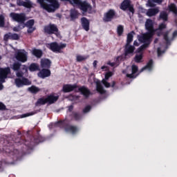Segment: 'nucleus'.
Listing matches in <instances>:
<instances>
[{
    "mask_svg": "<svg viewBox=\"0 0 177 177\" xmlns=\"http://www.w3.org/2000/svg\"><path fill=\"white\" fill-rule=\"evenodd\" d=\"M11 68L13 71H17L16 76L18 78L15 80V84L17 88L31 85V81L27 77H24V75L28 74V67L27 66L21 65L20 62H17L13 63Z\"/></svg>",
    "mask_w": 177,
    "mask_h": 177,
    "instance_id": "1",
    "label": "nucleus"
},
{
    "mask_svg": "<svg viewBox=\"0 0 177 177\" xmlns=\"http://www.w3.org/2000/svg\"><path fill=\"white\" fill-rule=\"evenodd\" d=\"M17 138L14 140V146H22V147H27L28 149H31L34 145H39V143H44L46 138L39 134V131H37V134L33 137H31L30 140H24L21 138V131L17 130Z\"/></svg>",
    "mask_w": 177,
    "mask_h": 177,
    "instance_id": "2",
    "label": "nucleus"
},
{
    "mask_svg": "<svg viewBox=\"0 0 177 177\" xmlns=\"http://www.w3.org/2000/svg\"><path fill=\"white\" fill-rule=\"evenodd\" d=\"M62 2H69L73 3L71 0H61ZM38 4L40 5V8L46 10L48 13H53L56 12L59 8H60V3L57 0H37Z\"/></svg>",
    "mask_w": 177,
    "mask_h": 177,
    "instance_id": "3",
    "label": "nucleus"
},
{
    "mask_svg": "<svg viewBox=\"0 0 177 177\" xmlns=\"http://www.w3.org/2000/svg\"><path fill=\"white\" fill-rule=\"evenodd\" d=\"M55 125L61 128V129H64L65 132L72 133V135H75L78 132V127L77 126L71 125L66 120H59L55 123Z\"/></svg>",
    "mask_w": 177,
    "mask_h": 177,
    "instance_id": "4",
    "label": "nucleus"
},
{
    "mask_svg": "<svg viewBox=\"0 0 177 177\" xmlns=\"http://www.w3.org/2000/svg\"><path fill=\"white\" fill-rule=\"evenodd\" d=\"M44 33L46 35H56V37H59L60 35V32H59V28L55 24H49L48 25H46L44 27Z\"/></svg>",
    "mask_w": 177,
    "mask_h": 177,
    "instance_id": "5",
    "label": "nucleus"
},
{
    "mask_svg": "<svg viewBox=\"0 0 177 177\" xmlns=\"http://www.w3.org/2000/svg\"><path fill=\"white\" fill-rule=\"evenodd\" d=\"M66 44L61 43L60 44H59L56 41L50 43L47 45V48H48L50 50H52V52H54L55 53H62V50L64 49V48H66Z\"/></svg>",
    "mask_w": 177,
    "mask_h": 177,
    "instance_id": "6",
    "label": "nucleus"
},
{
    "mask_svg": "<svg viewBox=\"0 0 177 177\" xmlns=\"http://www.w3.org/2000/svg\"><path fill=\"white\" fill-rule=\"evenodd\" d=\"M10 17H11L14 21H17V23H19L20 24H24L27 20L26 14L24 13L11 12Z\"/></svg>",
    "mask_w": 177,
    "mask_h": 177,
    "instance_id": "7",
    "label": "nucleus"
},
{
    "mask_svg": "<svg viewBox=\"0 0 177 177\" xmlns=\"http://www.w3.org/2000/svg\"><path fill=\"white\" fill-rule=\"evenodd\" d=\"M156 35L155 33H151L150 32H147L142 35L138 36V41L141 43L145 44H151V41H153V37Z\"/></svg>",
    "mask_w": 177,
    "mask_h": 177,
    "instance_id": "8",
    "label": "nucleus"
},
{
    "mask_svg": "<svg viewBox=\"0 0 177 177\" xmlns=\"http://www.w3.org/2000/svg\"><path fill=\"white\" fill-rule=\"evenodd\" d=\"M117 17H118L117 16L115 10L110 9L104 14L103 21H104V23H109L113 20V19H117Z\"/></svg>",
    "mask_w": 177,
    "mask_h": 177,
    "instance_id": "9",
    "label": "nucleus"
},
{
    "mask_svg": "<svg viewBox=\"0 0 177 177\" xmlns=\"http://www.w3.org/2000/svg\"><path fill=\"white\" fill-rule=\"evenodd\" d=\"M28 53L25 50H19L15 54V58L21 63H26L28 60Z\"/></svg>",
    "mask_w": 177,
    "mask_h": 177,
    "instance_id": "10",
    "label": "nucleus"
},
{
    "mask_svg": "<svg viewBox=\"0 0 177 177\" xmlns=\"http://www.w3.org/2000/svg\"><path fill=\"white\" fill-rule=\"evenodd\" d=\"M120 9L122 10H129L132 15L135 13V8H133V6L131 4L130 0H124L120 4Z\"/></svg>",
    "mask_w": 177,
    "mask_h": 177,
    "instance_id": "11",
    "label": "nucleus"
},
{
    "mask_svg": "<svg viewBox=\"0 0 177 177\" xmlns=\"http://www.w3.org/2000/svg\"><path fill=\"white\" fill-rule=\"evenodd\" d=\"M145 30L147 31V32L156 34L158 29L154 28V21L150 19H147L145 22Z\"/></svg>",
    "mask_w": 177,
    "mask_h": 177,
    "instance_id": "12",
    "label": "nucleus"
},
{
    "mask_svg": "<svg viewBox=\"0 0 177 177\" xmlns=\"http://www.w3.org/2000/svg\"><path fill=\"white\" fill-rule=\"evenodd\" d=\"M9 74H10V68H0V82H5Z\"/></svg>",
    "mask_w": 177,
    "mask_h": 177,
    "instance_id": "13",
    "label": "nucleus"
},
{
    "mask_svg": "<svg viewBox=\"0 0 177 177\" xmlns=\"http://www.w3.org/2000/svg\"><path fill=\"white\" fill-rule=\"evenodd\" d=\"M6 153H8L10 157L15 160H17L19 157H20V151L17 149L13 148V147H10L8 149H6Z\"/></svg>",
    "mask_w": 177,
    "mask_h": 177,
    "instance_id": "14",
    "label": "nucleus"
},
{
    "mask_svg": "<svg viewBox=\"0 0 177 177\" xmlns=\"http://www.w3.org/2000/svg\"><path fill=\"white\" fill-rule=\"evenodd\" d=\"M79 6H80L81 10L84 13H86L87 12L89 15L92 14V6H91L89 3L86 1H82Z\"/></svg>",
    "mask_w": 177,
    "mask_h": 177,
    "instance_id": "15",
    "label": "nucleus"
},
{
    "mask_svg": "<svg viewBox=\"0 0 177 177\" xmlns=\"http://www.w3.org/2000/svg\"><path fill=\"white\" fill-rule=\"evenodd\" d=\"M77 88H78V86L77 84H64L62 87V91L64 93H68L70 92H73V91H75V92H78L77 91Z\"/></svg>",
    "mask_w": 177,
    "mask_h": 177,
    "instance_id": "16",
    "label": "nucleus"
},
{
    "mask_svg": "<svg viewBox=\"0 0 177 177\" xmlns=\"http://www.w3.org/2000/svg\"><path fill=\"white\" fill-rule=\"evenodd\" d=\"M17 5L18 6H24V8H26L27 9H31L32 8V2L30 0H26V1L17 0Z\"/></svg>",
    "mask_w": 177,
    "mask_h": 177,
    "instance_id": "17",
    "label": "nucleus"
},
{
    "mask_svg": "<svg viewBox=\"0 0 177 177\" xmlns=\"http://www.w3.org/2000/svg\"><path fill=\"white\" fill-rule=\"evenodd\" d=\"M81 21V25L85 31H89L91 22L89 21V19H88L86 17H83L80 19Z\"/></svg>",
    "mask_w": 177,
    "mask_h": 177,
    "instance_id": "18",
    "label": "nucleus"
},
{
    "mask_svg": "<svg viewBox=\"0 0 177 177\" xmlns=\"http://www.w3.org/2000/svg\"><path fill=\"white\" fill-rule=\"evenodd\" d=\"M52 61L48 58L41 59L40 61L41 68H50Z\"/></svg>",
    "mask_w": 177,
    "mask_h": 177,
    "instance_id": "19",
    "label": "nucleus"
},
{
    "mask_svg": "<svg viewBox=\"0 0 177 177\" xmlns=\"http://www.w3.org/2000/svg\"><path fill=\"white\" fill-rule=\"evenodd\" d=\"M135 46L131 44H125L124 46V56L127 57L129 55H133L135 52Z\"/></svg>",
    "mask_w": 177,
    "mask_h": 177,
    "instance_id": "20",
    "label": "nucleus"
},
{
    "mask_svg": "<svg viewBox=\"0 0 177 177\" xmlns=\"http://www.w3.org/2000/svg\"><path fill=\"white\" fill-rule=\"evenodd\" d=\"M77 92H80L86 99H88L91 96V90L86 88L85 86H82L78 88Z\"/></svg>",
    "mask_w": 177,
    "mask_h": 177,
    "instance_id": "21",
    "label": "nucleus"
},
{
    "mask_svg": "<svg viewBox=\"0 0 177 177\" xmlns=\"http://www.w3.org/2000/svg\"><path fill=\"white\" fill-rule=\"evenodd\" d=\"M50 70L49 68H42L39 73H38V77L39 78H46L48 77H50Z\"/></svg>",
    "mask_w": 177,
    "mask_h": 177,
    "instance_id": "22",
    "label": "nucleus"
},
{
    "mask_svg": "<svg viewBox=\"0 0 177 177\" xmlns=\"http://www.w3.org/2000/svg\"><path fill=\"white\" fill-rule=\"evenodd\" d=\"M20 37L17 33L8 32L4 35V41H8V39H12L14 41L19 40Z\"/></svg>",
    "mask_w": 177,
    "mask_h": 177,
    "instance_id": "23",
    "label": "nucleus"
},
{
    "mask_svg": "<svg viewBox=\"0 0 177 177\" xmlns=\"http://www.w3.org/2000/svg\"><path fill=\"white\" fill-rule=\"evenodd\" d=\"M46 99L48 104H53V103H56L57 100H59V96H55L53 94H50L47 95Z\"/></svg>",
    "mask_w": 177,
    "mask_h": 177,
    "instance_id": "24",
    "label": "nucleus"
},
{
    "mask_svg": "<svg viewBox=\"0 0 177 177\" xmlns=\"http://www.w3.org/2000/svg\"><path fill=\"white\" fill-rule=\"evenodd\" d=\"M80 16V12H78V10L75 9H71L70 11V17L71 20L72 21H74V20H77L78 19V17Z\"/></svg>",
    "mask_w": 177,
    "mask_h": 177,
    "instance_id": "25",
    "label": "nucleus"
},
{
    "mask_svg": "<svg viewBox=\"0 0 177 177\" xmlns=\"http://www.w3.org/2000/svg\"><path fill=\"white\" fill-rule=\"evenodd\" d=\"M160 12L158 8H149L147 12V16L149 17H153V16H156Z\"/></svg>",
    "mask_w": 177,
    "mask_h": 177,
    "instance_id": "26",
    "label": "nucleus"
},
{
    "mask_svg": "<svg viewBox=\"0 0 177 177\" xmlns=\"http://www.w3.org/2000/svg\"><path fill=\"white\" fill-rule=\"evenodd\" d=\"M96 91L100 95H104V93H106V90H104V88H103V86L102 85V83H100V82H96Z\"/></svg>",
    "mask_w": 177,
    "mask_h": 177,
    "instance_id": "27",
    "label": "nucleus"
},
{
    "mask_svg": "<svg viewBox=\"0 0 177 177\" xmlns=\"http://www.w3.org/2000/svg\"><path fill=\"white\" fill-rule=\"evenodd\" d=\"M32 53L33 56H35V57H37V59H41V57H42V55L44 54V53H42V50L37 48H33Z\"/></svg>",
    "mask_w": 177,
    "mask_h": 177,
    "instance_id": "28",
    "label": "nucleus"
},
{
    "mask_svg": "<svg viewBox=\"0 0 177 177\" xmlns=\"http://www.w3.org/2000/svg\"><path fill=\"white\" fill-rule=\"evenodd\" d=\"M69 117H71L72 119L75 120V121H80L81 120V114L77 112H72L71 114L69 115Z\"/></svg>",
    "mask_w": 177,
    "mask_h": 177,
    "instance_id": "29",
    "label": "nucleus"
},
{
    "mask_svg": "<svg viewBox=\"0 0 177 177\" xmlns=\"http://www.w3.org/2000/svg\"><path fill=\"white\" fill-rule=\"evenodd\" d=\"M28 91H29V92H30V93L37 95V93H38V92L41 91V88L37 87L36 86H32L28 88Z\"/></svg>",
    "mask_w": 177,
    "mask_h": 177,
    "instance_id": "30",
    "label": "nucleus"
},
{
    "mask_svg": "<svg viewBox=\"0 0 177 177\" xmlns=\"http://www.w3.org/2000/svg\"><path fill=\"white\" fill-rule=\"evenodd\" d=\"M29 71L32 73L34 71H38V70H39V65H38V64H35V63H32L29 67Z\"/></svg>",
    "mask_w": 177,
    "mask_h": 177,
    "instance_id": "31",
    "label": "nucleus"
},
{
    "mask_svg": "<svg viewBox=\"0 0 177 177\" xmlns=\"http://www.w3.org/2000/svg\"><path fill=\"white\" fill-rule=\"evenodd\" d=\"M153 59H150L147 65L145 66H144L142 69L141 71H145V70H151V68H153Z\"/></svg>",
    "mask_w": 177,
    "mask_h": 177,
    "instance_id": "32",
    "label": "nucleus"
},
{
    "mask_svg": "<svg viewBox=\"0 0 177 177\" xmlns=\"http://www.w3.org/2000/svg\"><path fill=\"white\" fill-rule=\"evenodd\" d=\"M46 103H48L46 101V98L41 97L37 100V101L35 103V106H44V104H46Z\"/></svg>",
    "mask_w": 177,
    "mask_h": 177,
    "instance_id": "33",
    "label": "nucleus"
},
{
    "mask_svg": "<svg viewBox=\"0 0 177 177\" xmlns=\"http://www.w3.org/2000/svg\"><path fill=\"white\" fill-rule=\"evenodd\" d=\"M142 60H143V53L136 55L134 57V62H136V63H142Z\"/></svg>",
    "mask_w": 177,
    "mask_h": 177,
    "instance_id": "34",
    "label": "nucleus"
},
{
    "mask_svg": "<svg viewBox=\"0 0 177 177\" xmlns=\"http://www.w3.org/2000/svg\"><path fill=\"white\" fill-rule=\"evenodd\" d=\"M159 17L164 21H168V14L165 11L161 12Z\"/></svg>",
    "mask_w": 177,
    "mask_h": 177,
    "instance_id": "35",
    "label": "nucleus"
},
{
    "mask_svg": "<svg viewBox=\"0 0 177 177\" xmlns=\"http://www.w3.org/2000/svg\"><path fill=\"white\" fill-rule=\"evenodd\" d=\"M169 10L170 12H174V15H177V8H176V5H175V3H171L169 6Z\"/></svg>",
    "mask_w": 177,
    "mask_h": 177,
    "instance_id": "36",
    "label": "nucleus"
},
{
    "mask_svg": "<svg viewBox=\"0 0 177 177\" xmlns=\"http://www.w3.org/2000/svg\"><path fill=\"white\" fill-rule=\"evenodd\" d=\"M132 32H133V31L130 33H128L126 44L131 45V43L132 42V41H133V35L132 34Z\"/></svg>",
    "mask_w": 177,
    "mask_h": 177,
    "instance_id": "37",
    "label": "nucleus"
},
{
    "mask_svg": "<svg viewBox=\"0 0 177 177\" xmlns=\"http://www.w3.org/2000/svg\"><path fill=\"white\" fill-rule=\"evenodd\" d=\"M35 21L34 19H30L28 20L26 24H23L22 28H24V27H33Z\"/></svg>",
    "mask_w": 177,
    "mask_h": 177,
    "instance_id": "38",
    "label": "nucleus"
},
{
    "mask_svg": "<svg viewBox=\"0 0 177 177\" xmlns=\"http://www.w3.org/2000/svg\"><path fill=\"white\" fill-rule=\"evenodd\" d=\"M118 35L121 37L124 34V26L122 25H119L117 28Z\"/></svg>",
    "mask_w": 177,
    "mask_h": 177,
    "instance_id": "39",
    "label": "nucleus"
},
{
    "mask_svg": "<svg viewBox=\"0 0 177 177\" xmlns=\"http://www.w3.org/2000/svg\"><path fill=\"white\" fill-rule=\"evenodd\" d=\"M169 32H165V33L163 35V38L165 41H166L167 45H171V41L169 40V37H168Z\"/></svg>",
    "mask_w": 177,
    "mask_h": 177,
    "instance_id": "40",
    "label": "nucleus"
},
{
    "mask_svg": "<svg viewBox=\"0 0 177 177\" xmlns=\"http://www.w3.org/2000/svg\"><path fill=\"white\" fill-rule=\"evenodd\" d=\"M88 57H89L88 55H86V56L77 55L76 57V60H77V62H84V60H86V59H88Z\"/></svg>",
    "mask_w": 177,
    "mask_h": 177,
    "instance_id": "41",
    "label": "nucleus"
},
{
    "mask_svg": "<svg viewBox=\"0 0 177 177\" xmlns=\"http://www.w3.org/2000/svg\"><path fill=\"white\" fill-rule=\"evenodd\" d=\"M5 27V16L0 15V28H3Z\"/></svg>",
    "mask_w": 177,
    "mask_h": 177,
    "instance_id": "42",
    "label": "nucleus"
},
{
    "mask_svg": "<svg viewBox=\"0 0 177 177\" xmlns=\"http://www.w3.org/2000/svg\"><path fill=\"white\" fill-rule=\"evenodd\" d=\"M35 114H37V111H32L30 113H27L22 114L21 118H26V117H30V115H34Z\"/></svg>",
    "mask_w": 177,
    "mask_h": 177,
    "instance_id": "43",
    "label": "nucleus"
},
{
    "mask_svg": "<svg viewBox=\"0 0 177 177\" xmlns=\"http://www.w3.org/2000/svg\"><path fill=\"white\" fill-rule=\"evenodd\" d=\"M167 28V25L164 23H162L159 25L158 28H156L157 31H162V30Z\"/></svg>",
    "mask_w": 177,
    "mask_h": 177,
    "instance_id": "44",
    "label": "nucleus"
},
{
    "mask_svg": "<svg viewBox=\"0 0 177 177\" xmlns=\"http://www.w3.org/2000/svg\"><path fill=\"white\" fill-rule=\"evenodd\" d=\"M102 82L103 85H104L105 88H110V86H111V84H110V83L108 82L107 80L103 79Z\"/></svg>",
    "mask_w": 177,
    "mask_h": 177,
    "instance_id": "45",
    "label": "nucleus"
},
{
    "mask_svg": "<svg viewBox=\"0 0 177 177\" xmlns=\"http://www.w3.org/2000/svg\"><path fill=\"white\" fill-rule=\"evenodd\" d=\"M92 109V106L90 105L86 106L84 109H83V113L84 114H86V113H89L91 111V109Z\"/></svg>",
    "mask_w": 177,
    "mask_h": 177,
    "instance_id": "46",
    "label": "nucleus"
},
{
    "mask_svg": "<svg viewBox=\"0 0 177 177\" xmlns=\"http://www.w3.org/2000/svg\"><path fill=\"white\" fill-rule=\"evenodd\" d=\"M138 68L136 65H133L131 66V71L133 74H136L138 73Z\"/></svg>",
    "mask_w": 177,
    "mask_h": 177,
    "instance_id": "47",
    "label": "nucleus"
},
{
    "mask_svg": "<svg viewBox=\"0 0 177 177\" xmlns=\"http://www.w3.org/2000/svg\"><path fill=\"white\" fill-rule=\"evenodd\" d=\"M6 110V105L0 102V111H5Z\"/></svg>",
    "mask_w": 177,
    "mask_h": 177,
    "instance_id": "48",
    "label": "nucleus"
},
{
    "mask_svg": "<svg viewBox=\"0 0 177 177\" xmlns=\"http://www.w3.org/2000/svg\"><path fill=\"white\" fill-rule=\"evenodd\" d=\"M150 46V44L149 43H144L140 48L142 50H145V49H147V47Z\"/></svg>",
    "mask_w": 177,
    "mask_h": 177,
    "instance_id": "49",
    "label": "nucleus"
},
{
    "mask_svg": "<svg viewBox=\"0 0 177 177\" xmlns=\"http://www.w3.org/2000/svg\"><path fill=\"white\" fill-rule=\"evenodd\" d=\"M35 31V28L34 27H28L27 32L28 34H32Z\"/></svg>",
    "mask_w": 177,
    "mask_h": 177,
    "instance_id": "50",
    "label": "nucleus"
},
{
    "mask_svg": "<svg viewBox=\"0 0 177 177\" xmlns=\"http://www.w3.org/2000/svg\"><path fill=\"white\" fill-rule=\"evenodd\" d=\"M110 77H113V72H108L105 74V79L104 80H109V78H110Z\"/></svg>",
    "mask_w": 177,
    "mask_h": 177,
    "instance_id": "51",
    "label": "nucleus"
},
{
    "mask_svg": "<svg viewBox=\"0 0 177 177\" xmlns=\"http://www.w3.org/2000/svg\"><path fill=\"white\" fill-rule=\"evenodd\" d=\"M3 171V162L2 160H0V172H2Z\"/></svg>",
    "mask_w": 177,
    "mask_h": 177,
    "instance_id": "52",
    "label": "nucleus"
},
{
    "mask_svg": "<svg viewBox=\"0 0 177 177\" xmlns=\"http://www.w3.org/2000/svg\"><path fill=\"white\" fill-rule=\"evenodd\" d=\"M73 3H75V5H80L81 3V2H82L81 0H72Z\"/></svg>",
    "mask_w": 177,
    "mask_h": 177,
    "instance_id": "53",
    "label": "nucleus"
},
{
    "mask_svg": "<svg viewBox=\"0 0 177 177\" xmlns=\"http://www.w3.org/2000/svg\"><path fill=\"white\" fill-rule=\"evenodd\" d=\"M133 74H134V73L127 74V78H136V77Z\"/></svg>",
    "mask_w": 177,
    "mask_h": 177,
    "instance_id": "54",
    "label": "nucleus"
},
{
    "mask_svg": "<svg viewBox=\"0 0 177 177\" xmlns=\"http://www.w3.org/2000/svg\"><path fill=\"white\" fill-rule=\"evenodd\" d=\"M73 110H74V106L73 105H71L68 106V111H69V113H73Z\"/></svg>",
    "mask_w": 177,
    "mask_h": 177,
    "instance_id": "55",
    "label": "nucleus"
},
{
    "mask_svg": "<svg viewBox=\"0 0 177 177\" xmlns=\"http://www.w3.org/2000/svg\"><path fill=\"white\" fill-rule=\"evenodd\" d=\"M148 5L150 8H154V6H156V5H154V3L150 1H148Z\"/></svg>",
    "mask_w": 177,
    "mask_h": 177,
    "instance_id": "56",
    "label": "nucleus"
},
{
    "mask_svg": "<svg viewBox=\"0 0 177 177\" xmlns=\"http://www.w3.org/2000/svg\"><path fill=\"white\" fill-rule=\"evenodd\" d=\"M164 0H152V2H154L155 3H162V1Z\"/></svg>",
    "mask_w": 177,
    "mask_h": 177,
    "instance_id": "57",
    "label": "nucleus"
},
{
    "mask_svg": "<svg viewBox=\"0 0 177 177\" xmlns=\"http://www.w3.org/2000/svg\"><path fill=\"white\" fill-rule=\"evenodd\" d=\"M107 64L109 66H111V67H114V66H115V62H108Z\"/></svg>",
    "mask_w": 177,
    "mask_h": 177,
    "instance_id": "58",
    "label": "nucleus"
},
{
    "mask_svg": "<svg viewBox=\"0 0 177 177\" xmlns=\"http://www.w3.org/2000/svg\"><path fill=\"white\" fill-rule=\"evenodd\" d=\"M142 52H143V50H142L140 47H139V48L136 50V53H142Z\"/></svg>",
    "mask_w": 177,
    "mask_h": 177,
    "instance_id": "59",
    "label": "nucleus"
},
{
    "mask_svg": "<svg viewBox=\"0 0 177 177\" xmlns=\"http://www.w3.org/2000/svg\"><path fill=\"white\" fill-rule=\"evenodd\" d=\"M164 53V51H162L160 50V48H158V56H161Z\"/></svg>",
    "mask_w": 177,
    "mask_h": 177,
    "instance_id": "60",
    "label": "nucleus"
},
{
    "mask_svg": "<svg viewBox=\"0 0 177 177\" xmlns=\"http://www.w3.org/2000/svg\"><path fill=\"white\" fill-rule=\"evenodd\" d=\"M173 38H176V37H177V30H175L173 32V35H172Z\"/></svg>",
    "mask_w": 177,
    "mask_h": 177,
    "instance_id": "61",
    "label": "nucleus"
},
{
    "mask_svg": "<svg viewBox=\"0 0 177 177\" xmlns=\"http://www.w3.org/2000/svg\"><path fill=\"white\" fill-rule=\"evenodd\" d=\"M4 82H0V91H2L3 89V84Z\"/></svg>",
    "mask_w": 177,
    "mask_h": 177,
    "instance_id": "62",
    "label": "nucleus"
},
{
    "mask_svg": "<svg viewBox=\"0 0 177 177\" xmlns=\"http://www.w3.org/2000/svg\"><path fill=\"white\" fill-rule=\"evenodd\" d=\"M93 67H95V68H96V66H97V61L95 60L93 63Z\"/></svg>",
    "mask_w": 177,
    "mask_h": 177,
    "instance_id": "63",
    "label": "nucleus"
},
{
    "mask_svg": "<svg viewBox=\"0 0 177 177\" xmlns=\"http://www.w3.org/2000/svg\"><path fill=\"white\" fill-rule=\"evenodd\" d=\"M133 45H134V46H138L139 43L138 42V41L135 40L134 42H133Z\"/></svg>",
    "mask_w": 177,
    "mask_h": 177,
    "instance_id": "64",
    "label": "nucleus"
}]
</instances>
